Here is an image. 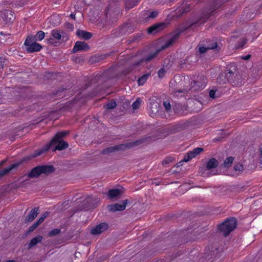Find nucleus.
I'll list each match as a JSON object with an SVG mask.
<instances>
[{
    "mask_svg": "<svg viewBox=\"0 0 262 262\" xmlns=\"http://www.w3.org/2000/svg\"><path fill=\"white\" fill-rule=\"evenodd\" d=\"M206 77L203 75L198 76L196 80L191 82V84H196L195 89H202L206 86Z\"/></svg>",
    "mask_w": 262,
    "mask_h": 262,
    "instance_id": "nucleus-18",
    "label": "nucleus"
},
{
    "mask_svg": "<svg viewBox=\"0 0 262 262\" xmlns=\"http://www.w3.org/2000/svg\"><path fill=\"white\" fill-rule=\"evenodd\" d=\"M250 57H251V55L250 54H248L245 56H242V59H244V60H249L250 58Z\"/></svg>",
    "mask_w": 262,
    "mask_h": 262,
    "instance_id": "nucleus-55",
    "label": "nucleus"
},
{
    "mask_svg": "<svg viewBox=\"0 0 262 262\" xmlns=\"http://www.w3.org/2000/svg\"><path fill=\"white\" fill-rule=\"evenodd\" d=\"M173 110L175 114L182 115L184 112L187 110V106L180 103H176L173 106Z\"/></svg>",
    "mask_w": 262,
    "mask_h": 262,
    "instance_id": "nucleus-21",
    "label": "nucleus"
},
{
    "mask_svg": "<svg viewBox=\"0 0 262 262\" xmlns=\"http://www.w3.org/2000/svg\"><path fill=\"white\" fill-rule=\"evenodd\" d=\"M209 17H210V14L209 13L204 14L201 17H200V18L199 19V20L198 21H196L195 22L192 23L190 25V27H192L193 26H196V25H198V24H203L208 19Z\"/></svg>",
    "mask_w": 262,
    "mask_h": 262,
    "instance_id": "nucleus-27",
    "label": "nucleus"
},
{
    "mask_svg": "<svg viewBox=\"0 0 262 262\" xmlns=\"http://www.w3.org/2000/svg\"><path fill=\"white\" fill-rule=\"evenodd\" d=\"M141 99L140 98H138L132 104L133 108L134 110L138 109L141 104Z\"/></svg>",
    "mask_w": 262,
    "mask_h": 262,
    "instance_id": "nucleus-40",
    "label": "nucleus"
},
{
    "mask_svg": "<svg viewBox=\"0 0 262 262\" xmlns=\"http://www.w3.org/2000/svg\"><path fill=\"white\" fill-rule=\"evenodd\" d=\"M108 228V225L105 223H100L92 229L91 233L93 235H97L106 231Z\"/></svg>",
    "mask_w": 262,
    "mask_h": 262,
    "instance_id": "nucleus-17",
    "label": "nucleus"
},
{
    "mask_svg": "<svg viewBox=\"0 0 262 262\" xmlns=\"http://www.w3.org/2000/svg\"><path fill=\"white\" fill-rule=\"evenodd\" d=\"M43 238V236L42 235H37L35 237L33 238L30 242V243L28 244L27 249L28 250L30 249L36 245L38 243H40Z\"/></svg>",
    "mask_w": 262,
    "mask_h": 262,
    "instance_id": "nucleus-25",
    "label": "nucleus"
},
{
    "mask_svg": "<svg viewBox=\"0 0 262 262\" xmlns=\"http://www.w3.org/2000/svg\"><path fill=\"white\" fill-rule=\"evenodd\" d=\"M204 257L207 262H213L219 258L220 257L219 244L215 243L208 246L204 253Z\"/></svg>",
    "mask_w": 262,
    "mask_h": 262,
    "instance_id": "nucleus-6",
    "label": "nucleus"
},
{
    "mask_svg": "<svg viewBox=\"0 0 262 262\" xmlns=\"http://www.w3.org/2000/svg\"><path fill=\"white\" fill-rule=\"evenodd\" d=\"M166 26V24L163 22L155 24L147 29L148 33L154 34L163 30Z\"/></svg>",
    "mask_w": 262,
    "mask_h": 262,
    "instance_id": "nucleus-14",
    "label": "nucleus"
},
{
    "mask_svg": "<svg viewBox=\"0 0 262 262\" xmlns=\"http://www.w3.org/2000/svg\"><path fill=\"white\" fill-rule=\"evenodd\" d=\"M38 207H34L33 208L30 212L29 214L26 217L25 221L26 222H31L33 221L38 214Z\"/></svg>",
    "mask_w": 262,
    "mask_h": 262,
    "instance_id": "nucleus-23",
    "label": "nucleus"
},
{
    "mask_svg": "<svg viewBox=\"0 0 262 262\" xmlns=\"http://www.w3.org/2000/svg\"><path fill=\"white\" fill-rule=\"evenodd\" d=\"M209 50L216 49L219 52L221 50V47L217 45L216 41H212V42L207 46Z\"/></svg>",
    "mask_w": 262,
    "mask_h": 262,
    "instance_id": "nucleus-32",
    "label": "nucleus"
},
{
    "mask_svg": "<svg viewBox=\"0 0 262 262\" xmlns=\"http://www.w3.org/2000/svg\"><path fill=\"white\" fill-rule=\"evenodd\" d=\"M55 171V168L52 165H39L33 168L27 176L30 178H37L41 174L49 176Z\"/></svg>",
    "mask_w": 262,
    "mask_h": 262,
    "instance_id": "nucleus-4",
    "label": "nucleus"
},
{
    "mask_svg": "<svg viewBox=\"0 0 262 262\" xmlns=\"http://www.w3.org/2000/svg\"><path fill=\"white\" fill-rule=\"evenodd\" d=\"M70 17L73 19H75V14H74L73 13H72L70 15Z\"/></svg>",
    "mask_w": 262,
    "mask_h": 262,
    "instance_id": "nucleus-58",
    "label": "nucleus"
},
{
    "mask_svg": "<svg viewBox=\"0 0 262 262\" xmlns=\"http://www.w3.org/2000/svg\"><path fill=\"white\" fill-rule=\"evenodd\" d=\"M164 49H163V46L161 47V48L156 50L154 52L150 53L148 55L145 56L144 58L139 59L137 61L134 62L132 63V67H137L141 64V63L143 62H148L154 59L155 57L157 56L158 54L161 52L162 50H164Z\"/></svg>",
    "mask_w": 262,
    "mask_h": 262,
    "instance_id": "nucleus-9",
    "label": "nucleus"
},
{
    "mask_svg": "<svg viewBox=\"0 0 262 262\" xmlns=\"http://www.w3.org/2000/svg\"><path fill=\"white\" fill-rule=\"evenodd\" d=\"M182 31L178 30L174 32L172 37L167 40L165 45L163 46V49H166L172 45L178 39Z\"/></svg>",
    "mask_w": 262,
    "mask_h": 262,
    "instance_id": "nucleus-20",
    "label": "nucleus"
},
{
    "mask_svg": "<svg viewBox=\"0 0 262 262\" xmlns=\"http://www.w3.org/2000/svg\"><path fill=\"white\" fill-rule=\"evenodd\" d=\"M233 169L235 171H242L244 169V167L242 164H236L234 166Z\"/></svg>",
    "mask_w": 262,
    "mask_h": 262,
    "instance_id": "nucleus-44",
    "label": "nucleus"
},
{
    "mask_svg": "<svg viewBox=\"0 0 262 262\" xmlns=\"http://www.w3.org/2000/svg\"><path fill=\"white\" fill-rule=\"evenodd\" d=\"M51 35L55 39L57 40L61 39L62 41H65L68 39L67 36L61 35L60 32L57 29L53 30L51 32Z\"/></svg>",
    "mask_w": 262,
    "mask_h": 262,
    "instance_id": "nucleus-24",
    "label": "nucleus"
},
{
    "mask_svg": "<svg viewBox=\"0 0 262 262\" xmlns=\"http://www.w3.org/2000/svg\"><path fill=\"white\" fill-rule=\"evenodd\" d=\"M219 162L217 160L214 158H212L206 163V169L207 170H210L213 168L217 167Z\"/></svg>",
    "mask_w": 262,
    "mask_h": 262,
    "instance_id": "nucleus-26",
    "label": "nucleus"
},
{
    "mask_svg": "<svg viewBox=\"0 0 262 262\" xmlns=\"http://www.w3.org/2000/svg\"><path fill=\"white\" fill-rule=\"evenodd\" d=\"M247 42V39H244L241 41L238 42L237 48H242Z\"/></svg>",
    "mask_w": 262,
    "mask_h": 262,
    "instance_id": "nucleus-46",
    "label": "nucleus"
},
{
    "mask_svg": "<svg viewBox=\"0 0 262 262\" xmlns=\"http://www.w3.org/2000/svg\"><path fill=\"white\" fill-rule=\"evenodd\" d=\"M76 35L80 38L89 40L92 37L93 34L86 31L79 29L76 32Z\"/></svg>",
    "mask_w": 262,
    "mask_h": 262,
    "instance_id": "nucleus-22",
    "label": "nucleus"
},
{
    "mask_svg": "<svg viewBox=\"0 0 262 262\" xmlns=\"http://www.w3.org/2000/svg\"><path fill=\"white\" fill-rule=\"evenodd\" d=\"M169 59H165L164 60V66L166 64V67L167 66V64H169Z\"/></svg>",
    "mask_w": 262,
    "mask_h": 262,
    "instance_id": "nucleus-57",
    "label": "nucleus"
},
{
    "mask_svg": "<svg viewBox=\"0 0 262 262\" xmlns=\"http://www.w3.org/2000/svg\"><path fill=\"white\" fill-rule=\"evenodd\" d=\"M129 203L128 200L126 199L122 201V204L115 203L108 205L107 208L110 212H115L116 211H121L125 209L127 205Z\"/></svg>",
    "mask_w": 262,
    "mask_h": 262,
    "instance_id": "nucleus-11",
    "label": "nucleus"
},
{
    "mask_svg": "<svg viewBox=\"0 0 262 262\" xmlns=\"http://www.w3.org/2000/svg\"><path fill=\"white\" fill-rule=\"evenodd\" d=\"M45 220L43 219V217H40L39 219L37 220V221L35 222L36 224H37L38 226L42 223Z\"/></svg>",
    "mask_w": 262,
    "mask_h": 262,
    "instance_id": "nucleus-53",
    "label": "nucleus"
},
{
    "mask_svg": "<svg viewBox=\"0 0 262 262\" xmlns=\"http://www.w3.org/2000/svg\"><path fill=\"white\" fill-rule=\"evenodd\" d=\"M3 62H4L3 58H0V70L1 69L3 68Z\"/></svg>",
    "mask_w": 262,
    "mask_h": 262,
    "instance_id": "nucleus-56",
    "label": "nucleus"
},
{
    "mask_svg": "<svg viewBox=\"0 0 262 262\" xmlns=\"http://www.w3.org/2000/svg\"><path fill=\"white\" fill-rule=\"evenodd\" d=\"M142 34H138L137 35L130 37V38L127 40V42L130 43L134 42H135L136 41H138L140 39V38L142 37Z\"/></svg>",
    "mask_w": 262,
    "mask_h": 262,
    "instance_id": "nucleus-35",
    "label": "nucleus"
},
{
    "mask_svg": "<svg viewBox=\"0 0 262 262\" xmlns=\"http://www.w3.org/2000/svg\"><path fill=\"white\" fill-rule=\"evenodd\" d=\"M64 26L66 28L69 29L70 31H73L74 29V25L70 23H66Z\"/></svg>",
    "mask_w": 262,
    "mask_h": 262,
    "instance_id": "nucleus-45",
    "label": "nucleus"
},
{
    "mask_svg": "<svg viewBox=\"0 0 262 262\" xmlns=\"http://www.w3.org/2000/svg\"><path fill=\"white\" fill-rule=\"evenodd\" d=\"M165 74V71L163 68L160 69L158 72V76L160 78H163Z\"/></svg>",
    "mask_w": 262,
    "mask_h": 262,
    "instance_id": "nucleus-43",
    "label": "nucleus"
},
{
    "mask_svg": "<svg viewBox=\"0 0 262 262\" xmlns=\"http://www.w3.org/2000/svg\"><path fill=\"white\" fill-rule=\"evenodd\" d=\"M49 215V212H45L42 215H41V217H43V219H46L48 215Z\"/></svg>",
    "mask_w": 262,
    "mask_h": 262,
    "instance_id": "nucleus-54",
    "label": "nucleus"
},
{
    "mask_svg": "<svg viewBox=\"0 0 262 262\" xmlns=\"http://www.w3.org/2000/svg\"><path fill=\"white\" fill-rule=\"evenodd\" d=\"M149 108L150 116L154 117L159 113L160 109V105L156 100H150Z\"/></svg>",
    "mask_w": 262,
    "mask_h": 262,
    "instance_id": "nucleus-16",
    "label": "nucleus"
},
{
    "mask_svg": "<svg viewBox=\"0 0 262 262\" xmlns=\"http://www.w3.org/2000/svg\"><path fill=\"white\" fill-rule=\"evenodd\" d=\"M150 138L151 137H147L146 138H143L140 140H136L135 142H129L125 144H121L115 145L114 146L109 147L103 149L100 153L102 155H105L115 151L124 150L126 148H131L135 146H137L144 143Z\"/></svg>",
    "mask_w": 262,
    "mask_h": 262,
    "instance_id": "nucleus-3",
    "label": "nucleus"
},
{
    "mask_svg": "<svg viewBox=\"0 0 262 262\" xmlns=\"http://www.w3.org/2000/svg\"><path fill=\"white\" fill-rule=\"evenodd\" d=\"M190 8L189 5H187L182 7L180 9L179 11L180 12L181 15H182L184 13H186L188 12L189 11H190Z\"/></svg>",
    "mask_w": 262,
    "mask_h": 262,
    "instance_id": "nucleus-38",
    "label": "nucleus"
},
{
    "mask_svg": "<svg viewBox=\"0 0 262 262\" xmlns=\"http://www.w3.org/2000/svg\"><path fill=\"white\" fill-rule=\"evenodd\" d=\"M140 0H127L125 2V8L130 9L136 6Z\"/></svg>",
    "mask_w": 262,
    "mask_h": 262,
    "instance_id": "nucleus-28",
    "label": "nucleus"
},
{
    "mask_svg": "<svg viewBox=\"0 0 262 262\" xmlns=\"http://www.w3.org/2000/svg\"><path fill=\"white\" fill-rule=\"evenodd\" d=\"M5 262H16V261L14 260H8L6 261Z\"/></svg>",
    "mask_w": 262,
    "mask_h": 262,
    "instance_id": "nucleus-64",
    "label": "nucleus"
},
{
    "mask_svg": "<svg viewBox=\"0 0 262 262\" xmlns=\"http://www.w3.org/2000/svg\"><path fill=\"white\" fill-rule=\"evenodd\" d=\"M124 193V188L121 187L118 188L110 189L106 194L110 200H118L121 198Z\"/></svg>",
    "mask_w": 262,
    "mask_h": 262,
    "instance_id": "nucleus-12",
    "label": "nucleus"
},
{
    "mask_svg": "<svg viewBox=\"0 0 262 262\" xmlns=\"http://www.w3.org/2000/svg\"><path fill=\"white\" fill-rule=\"evenodd\" d=\"M33 37H35L34 38L35 41L37 40L41 41L45 37V33L42 31H38L36 34L33 36Z\"/></svg>",
    "mask_w": 262,
    "mask_h": 262,
    "instance_id": "nucleus-33",
    "label": "nucleus"
},
{
    "mask_svg": "<svg viewBox=\"0 0 262 262\" xmlns=\"http://www.w3.org/2000/svg\"><path fill=\"white\" fill-rule=\"evenodd\" d=\"M6 161L5 160H3L2 161L1 163H0V167L1 166H2L5 163Z\"/></svg>",
    "mask_w": 262,
    "mask_h": 262,
    "instance_id": "nucleus-62",
    "label": "nucleus"
},
{
    "mask_svg": "<svg viewBox=\"0 0 262 262\" xmlns=\"http://www.w3.org/2000/svg\"><path fill=\"white\" fill-rule=\"evenodd\" d=\"M173 160L174 159L172 157H168L163 160V161L162 162V164L163 165H167L170 163V162H172Z\"/></svg>",
    "mask_w": 262,
    "mask_h": 262,
    "instance_id": "nucleus-41",
    "label": "nucleus"
},
{
    "mask_svg": "<svg viewBox=\"0 0 262 262\" xmlns=\"http://www.w3.org/2000/svg\"><path fill=\"white\" fill-rule=\"evenodd\" d=\"M150 76V73H147L141 76L138 80V84L139 85H143L147 81L148 77Z\"/></svg>",
    "mask_w": 262,
    "mask_h": 262,
    "instance_id": "nucleus-30",
    "label": "nucleus"
},
{
    "mask_svg": "<svg viewBox=\"0 0 262 262\" xmlns=\"http://www.w3.org/2000/svg\"><path fill=\"white\" fill-rule=\"evenodd\" d=\"M222 137H218L217 138H215L214 139V141H221L222 140Z\"/></svg>",
    "mask_w": 262,
    "mask_h": 262,
    "instance_id": "nucleus-59",
    "label": "nucleus"
},
{
    "mask_svg": "<svg viewBox=\"0 0 262 262\" xmlns=\"http://www.w3.org/2000/svg\"><path fill=\"white\" fill-rule=\"evenodd\" d=\"M15 19L14 13L8 10L0 11V20L5 24H12Z\"/></svg>",
    "mask_w": 262,
    "mask_h": 262,
    "instance_id": "nucleus-10",
    "label": "nucleus"
},
{
    "mask_svg": "<svg viewBox=\"0 0 262 262\" xmlns=\"http://www.w3.org/2000/svg\"><path fill=\"white\" fill-rule=\"evenodd\" d=\"M38 225L36 224V223L35 222L31 226L29 227L28 229L27 232H26V234L28 235L33 232L34 230H35Z\"/></svg>",
    "mask_w": 262,
    "mask_h": 262,
    "instance_id": "nucleus-39",
    "label": "nucleus"
},
{
    "mask_svg": "<svg viewBox=\"0 0 262 262\" xmlns=\"http://www.w3.org/2000/svg\"><path fill=\"white\" fill-rule=\"evenodd\" d=\"M89 49L90 47L87 43L84 41H77L74 45L72 52L76 53L78 51H86Z\"/></svg>",
    "mask_w": 262,
    "mask_h": 262,
    "instance_id": "nucleus-15",
    "label": "nucleus"
},
{
    "mask_svg": "<svg viewBox=\"0 0 262 262\" xmlns=\"http://www.w3.org/2000/svg\"><path fill=\"white\" fill-rule=\"evenodd\" d=\"M48 43L50 44V45H53L54 46H56V45H55V43L54 41V39L53 38H50L49 39H48Z\"/></svg>",
    "mask_w": 262,
    "mask_h": 262,
    "instance_id": "nucleus-51",
    "label": "nucleus"
},
{
    "mask_svg": "<svg viewBox=\"0 0 262 262\" xmlns=\"http://www.w3.org/2000/svg\"><path fill=\"white\" fill-rule=\"evenodd\" d=\"M215 91L213 90H211L209 91V96L211 98H215L216 97L215 96Z\"/></svg>",
    "mask_w": 262,
    "mask_h": 262,
    "instance_id": "nucleus-50",
    "label": "nucleus"
},
{
    "mask_svg": "<svg viewBox=\"0 0 262 262\" xmlns=\"http://www.w3.org/2000/svg\"><path fill=\"white\" fill-rule=\"evenodd\" d=\"M96 80V77L95 79H91L90 81L91 83L95 82Z\"/></svg>",
    "mask_w": 262,
    "mask_h": 262,
    "instance_id": "nucleus-63",
    "label": "nucleus"
},
{
    "mask_svg": "<svg viewBox=\"0 0 262 262\" xmlns=\"http://www.w3.org/2000/svg\"><path fill=\"white\" fill-rule=\"evenodd\" d=\"M35 37L33 35H28L24 42L26 51L28 53H34L39 51L42 47L34 40Z\"/></svg>",
    "mask_w": 262,
    "mask_h": 262,
    "instance_id": "nucleus-7",
    "label": "nucleus"
},
{
    "mask_svg": "<svg viewBox=\"0 0 262 262\" xmlns=\"http://www.w3.org/2000/svg\"><path fill=\"white\" fill-rule=\"evenodd\" d=\"M197 49L198 50L199 52L201 54L205 53L207 50H209L207 46L205 47L200 43L197 46L196 50Z\"/></svg>",
    "mask_w": 262,
    "mask_h": 262,
    "instance_id": "nucleus-36",
    "label": "nucleus"
},
{
    "mask_svg": "<svg viewBox=\"0 0 262 262\" xmlns=\"http://www.w3.org/2000/svg\"><path fill=\"white\" fill-rule=\"evenodd\" d=\"M117 106L116 102L113 99L110 101L105 105L104 106V107L106 109V111L107 110L113 109L115 108Z\"/></svg>",
    "mask_w": 262,
    "mask_h": 262,
    "instance_id": "nucleus-31",
    "label": "nucleus"
},
{
    "mask_svg": "<svg viewBox=\"0 0 262 262\" xmlns=\"http://www.w3.org/2000/svg\"><path fill=\"white\" fill-rule=\"evenodd\" d=\"M237 226V220L234 217H229L217 225V231L226 237Z\"/></svg>",
    "mask_w": 262,
    "mask_h": 262,
    "instance_id": "nucleus-5",
    "label": "nucleus"
},
{
    "mask_svg": "<svg viewBox=\"0 0 262 262\" xmlns=\"http://www.w3.org/2000/svg\"><path fill=\"white\" fill-rule=\"evenodd\" d=\"M45 220L43 219V217H40L39 219L37 220V221L35 222L36 224H37L38 226L42 223Z\"/></svg>",
    "mask_w": 262,
    "mask_h": 262,
    "instance_id": "nucleus-52",
    "label": "nucleus"
},
{
    "mask_svg": "<svg viewBox=\"0 0 262 262\" xmlns=\"http://www.w3.org/2000/svg\"><path fill=\"white\" fill-rule=\"evenodd\" d=\"M100 199L98 196H89L85 199L81 203V207L84 210H89L96 208L99 203Z\"/></svg>",
    "mask_w": 262,
    "mask_h": 262,
    "instance_id": "nucleus-8",
    "label": "nucleus"
},
{
    "mask_svg": "<svg viewBox=\"0 0 262 262\" xmlns=\"http://www.w3.org/2000/svg\"><path fill=\"white\" fill-rule=\"evenodd\" d=\"M80 60H81L80 57L76 58L75 60V62H79Z\"/></svg>",
    "mask_w": 262,
    "mask_h": 262,
    "instance_id": "nucleus-60",
    "label": "nucleus"
},
{
    "mask_svg": "<svg viewBox=\"0 0 262 262\" xmlns=\"http://www.w3.org/2000/svg\"><path fill=\"white\" fill-rule=\"evenodd\" d=\"M217 82L223 84L227 82L230 83L233 86H239L242 84V79L236 64L231 62L226 67V70L220 74L217 78Z\"/></svg>",
    "mask_w": 262,
    "mask_h": 262,
    "instance_id": "nucleus-2",
    "label": "nucleus"
},
{
    "mask_svg": "<svg viewBox=\"0 0 262 262\" xmlns=\"http://www.w3.org/2000/svg\"><path fill=\"white\" fill-rule=\"evenodd\" d=\"M158 14V13L157 11H154L150 13L148 17L151 18H154L157 16Z\"/></svg>",
    "mask_w": 262,
    "mask_h": 262,
    "instance_id": "nucleus-47",
    "label": "nucleus"
},
{
    "mask_svg": "<svg viewBox=\"0 0 262 262\" xmlns=\"http://www.w3.org/2000/svg\"><path fill=\"white\" fill-rule=\"evenodd\" d=\"M91 61L92 63H94V62H99V58L98 57H97L96 56H94L91 57Z\"/></svg>",
    "mask_w": 262,
    "mask_h": 262,
    "instance_id": "nucleus-49",
    "label": "nucleus"
},
{
    "mask_svg": "<svg viewBox=\"0 0 262 262\" xmlns=\"http://www.w3.org/2000/svg\"><path fill=\"white\" fill-rule=\"evenodd\" d=\"M25 158L23 159L22 161L15 163L13 164H11L9 167L5 168L2 170H0V178H2L5 175L7 174L12 169L17 168L18 166L22 163L23 161L28 160L27 159L24 160Z\"/></svg>",
    "mask_w": 262,
    "mask_h": 262,
    "instance_id": "nucleus-19",
    "label": "nucleus"
},
{
    "mask_svg": "<svg viewBox=\"0 0 262 262\" xmlns=\"http://www.w3.org/2000/svg\"><path fill=\"white\" fill-rule=\"evenodd\" d=\"M190 85H191V86L188 89L187 88L183 89V90L177 91V92L178 93H187L189 90L195 91L196 90L199 89H195L196 84H194L193 83H192L191 84V83Z\"/></svg>",
    "mask_w": 262,
    "mask_h": 262,
    "instance_id": "nucleus-34",
    "label": "nucleus"
},
{
    "mask_svg": "<svg viewBox=\"0 0 262 262\" xmlns=\"http://www.w3.org/2000/svg\"><path fill=\"white\" fill-rule=\"evenodd\" d=\"M66 89H64V88H59L56 91V92H53V95H58V94H59L60 93H62V92H63Z\"/></svg>",
    "mask_w": 262,
    "mask_h": 262,
    "instance_id": "nucleus-48",
    "label": "nucleus"
},
{
    "mask_svg": "<svg viewBox=\"0 0 262 262\" xmlns=\"http://www.w3.org/2000/svg\"><path fill=\"white\" fill-rule=\"evenodd\" d=\"M204 150L203 148L201 147H196L193 149L192 151H190L187 152L184 157L183 159L180 162H187L192 159L195 158L196 156L199 155Z\"/></svg>",
    "mask_w": 262,
    "mask_h": 262,
    "instance_id": "nucleus-13",
    "label": "nucleus"
},
{
    "mask_svg": "<svg viewBox=\"0 0 262 262\" xmlns=\"http://www.w3.org/2000/svg\"><path fill=\"white\" fill-rule=\"evenodd\" d=\"M61 230L60 229H54L49 232L48 236L50 237H53L59 234Z\"/></svg>",
    "mask_w": 262,
    "mask_h": 262,
    "instance_id": "nucleus-37",
    "label": "nucleus"
},
{
    "mask_svg": "<svg viewBox=\"0 0 262 262\" xmlns=\"http://www.w3.org/2000/svg\"><path fill=\"white\" fill-rule=\"evenodd\" d=\"M163 105L167 112H169L171 110V105L169 102H164Z\"/></svg>",
    "mask_w": 262,
    "mask_h": 262,
    "instance_id": "nucleus-42",
    "label": "nucleus"
},
{
    "mask_svg": "<svg viewBox=\"0 0 262 262\" xmlns=\"http://www.w3.org/2000/svg\"><path fill=\"white\" fill-rule=\"evenodd\" d=\"M260 162L262 164V149L261 150V154L260 155Z\"/></svg>",
    "mask_w": 262,
    "mask_h": 262,
    "instance_id": "nucleus-61",
    "label": "nucleus"
},
{
    "mask_svg": "<svg viewBox=\"0 0 262 262\" xmlns=\"http://www.w3.org/2000/svg\"><path fill=\"white\" fill-rule=\"evenodd\" d=\"M69 132L68 131H62L57 132L55 136L53 137L50 142L44 146L42 148L35 150L31 155L25 157L24 160L28 159L31 160L33 158H36L43 152L47 151L49 149L55 146L53 151L56 150H63L69 147V144L67 142L63 140V138L68 135Z\"/></svg>",
    "mask_w": 262,
    "mask_h": 262,
    "instance_id": "nucleus-1",
    "label": "nucleus"
},
{
    "mask_svg": "<svg viewBox=\"0 0 262 262\" xmlns=\"http://www.w3.org/2000/svg\"><path fill=\"white\" fill-rule=\"evenodd\" d=\"M234 160V157H227L225 161H224V163L223 164V166L225 168H229L231 166L233 161Z\"/></svg>",
    "mask_w": 262,
    "mask_h": 262,
    "instance_id": "nucleus-29",
    "label": "nucleus"
}]
</instances>
